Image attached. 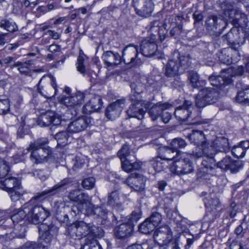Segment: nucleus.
Returning a JSON list of instances; mask_svg holds the SVG:
<instances>
[{"label":"nucleus","instance_id":"obj_36","mask_svg":"<svg viewBox=\"0 0 249 249\" xmlns=\"http://www.w3.org/2000/svg\"><path fill=\"white\" fill-rule=\"evenodd\" d=\"M188 78L190 80L192 87L194 88H198L205 84L204 81L199 80L197 72L194 71L188 72Z\"/></svg>","mask_w":249,"mask_h":249},{"label":"nucleus","instance_id":"obj_24","mask_svg":"<svg viewBox=\"0 0 249 249\" xmlns=\"http://www.w3.org/2000/svg\"><path fill=\"white\" fill-rule=\"evenodd\" d=\"M171 107V105L167 103L163 104L159 103L150 107L148 110V114L152 120L155 121L160 117L162 112Z\"/></svg>","mask_w":249,"mask_h":249},{"label":"nucleus","instance_id":"obj_37","mask_svg":"<svg viewBox=\"0 0 249 249\" xmlns=\"http://www.w3.org/2000/svg\"><path fill=\"white\" fill-rule=\"evenodd\" d=\"M187 144V142L184 139L176 138L172 140L170 143V146L176 151V155L179 156L180 151H178V149L184 148Z\"/></svg>","mask_w":249,"mask_h":249},{"label":"nucleus","instance_id":"obj_56","mask_svg":"<svg viewBox=\"0 0 249 249\" xmlns=\"http://www.w3.org/2000/svg\"><path fill=\"white\" fill-rule=\"evenodd\" d=\"M141 217V212L139 209L133 211L131 214L129 216L128 218L127 222L128 223H131L134 225L135 223H136Z\"/></svg>","mask_w":249,"mask_h":249},{"label":"nucleus","instance_id":"obj_46","mask_svg":"<svg viewBox=\"0 0 249 249\" xmlns=\"http://www.w3.org/2000/svg\"><path fill=\"white\" fill-rule=\"evenodd\" d=\"M132 92L134 94H137L138 95L143 92L144 89V85L142 84L140 79H138L136 82H131L130 85Z\"/></svg>","mask_w":249,"mask_h":249},{"label":"nucleus","instance_id":"obj_62","mask_svg":"<svg viewBox=\"0 0 249 249\" xmlns=\"http://www.w3.org/2000/svg\"><path fill=\"white\" fill-rule=\"evenodd\" d=\"M9 167L2 159H0V178L5 177L8 174Z\"/></svg>","mask_w":249,"mask_h":249},{"label":"nucleus","instance_id":"obj_55","mask_svg":"<svg viewBox=\"0 0 249 249\" xmlns=\"http://www.w3.org/2000/svg\"><path fill=\"white\" fill-rule=\"evenodd\" d=\"M72 99H74L73 103L75 106L81 105L84 102L86 95L85 93L78 91L76 92L72 96Z\"/></svg>","mask_w":249,"mask_h":249},{"label":"nucleus","instance_id":"obj_53","mask_svg":"<svg viewBox=\"0 0 249 249\" xmlns=\"http://www.w3.org/2000/svg\"><path fill=\"white\" fill-rule=\"evenodd\" d=\"M89 101L92 107H93V109H94L96 111L100 109L102 106L103 102L102 98L99 95H93Z\"/></svg>","mask_w":249,"mask_h":249},{"label":"nucleus","instance_id":"obj_64","mask_svg":"<svg viewBox=\"0 0 249 249\" xmlns=\"http://www.w3.org/2000/svg\"><path fill=\"white\" fill-rule=\"evenodd\" d=\"M237 10L235 9H230L225 10L224 15L228 18L227 20L232 25V20L235 18Z\"/></svg>","mask_w":249,"mask_h":249},{"label":"nucleus","instance_id":"obj_16","mask_svg":"<svg viewBox=\"0 0 249 249\" xmlns=\"http://www.w3.org/2000/svg\"><path fill=\"white\" fill-rule=\"evenodd\" d=\"M90 123V118L89 117L81 116L69 124L67 131L71 133L80 132L85 130Z\"/></svg>","mask_w":249,"mask_h":249},{"label":"nucleus","instance_id":"obj_54","mask_svg":"<svg viewBox=\"0 0 249 249\" xmlns=\"http://www.w3.org/2000/svg\"><path fill=\"white\" fill-rule=\"evenodd\" d=\"M178 242V238H175L174 240L160 246L159 249H179Z\"/></svg>","mask_w":249,"mask_h":249},{"label":"nucleus","instance_id":"obj_5","mask_svg":"<svg viewBox=\"0 0 249 249\" xmlns=\"http://www.w3.org/2000/svg\"><path fill=\"white\" fill-rule=\"evenodd\" d=\"M178 58V60L171 59L168 62L165 71L167 77H174L182 73L191 66V58L190 55L179 53Z\"/></svg>","mask_w":249,"mask_h":249},{"label":"nucleus","instance_id":"obj_8","mask_svg":"<svg viewBox=\"0 0 249 249\" xmlns=\"http://www.w3.org/2000/svg\"><path fill=\"white\" fill-rule=\"evenodd\" d=\"M194 164L190 158L182 154L174 161L171 171L178 175L187 174L194 171Z\"/></svg>","mask_w":249,"mask_h":249},{"label":"nucleus","instance_id":"obj_61","mask_svg":"<svg viewBox=\"0 0 249 249\" xmlns=\"http://www.w3.org/2000/svg\"><path fill=\"white\" fill-rule=\"evenodd\" d=\"M147 218L154 224L156 227L159 225L162 219L161 215L158 212L153 213L150 216Z\"/></svg>","mask_w":249,"mask_h":249},{"label":"nucleus","instance_id":"obj_26","mask_svg":"<svg viewBox=\"0 0 249 249\" xmlns=\"http://www.w3.org/2000/svg\"><path fill=\"white\" fill-rule=\"evenodd\" d=\"M0 183L2 189L8 192L21 187L19 180L14 177H8L4 180H0Z\"/></svg>","mask_w":249,"mask_h":249},{"label":"nucleus","instance_id":"obj_3","mask_svg":"<svg viewBox=\"0 0 249 249\" xmlns=\"http://www.w3.org/2000/svg\"><path fill=\"white\" fill-rule=\"evenodd\" d=\"M68 197L71 201L79 204L80 206H85L86 209L84 211L88 216H93L101 225L107 226L111 224L108 217L109 215H111L109 212L103 205H96L92 204L87 194L76 189L71 191Z\"/></svg>","mask_w":249,"mask_h":249},{"label":"nucleus","instance_id":"obj_17","mask_svg":"<svg viewBox=\"0 0 249 249\" xmlns=\"http://www.w3.org/2000/svg\"><path fill=\"white\" fill-rule=\"evenodd\" d=\"M31 151L30 160L35 164L42 163L47 162L50 158L51 151L50 149H29Z\"/></svg>","mask_w":249,"mask_h":249},{"label":"nucleus","instance_id":"obj_44","mask_svg":"<svg viewBox=\"0 0 249 249\" xmlns=\"http://www.w3.org/2000/svg\"><path fill=\"white\" fill-rule=\"evenodd\" d=\"M205 207L207 209H210L212 211H217L220 207V202L219 200L217 198H211L208 200L207 198L204 199Z\"/></svg>","mask_w":249,"mask_h":249},{"label":"nucleus","instance_id":"obj_34","mask_svg":"<svg viewBox=\"0 0 249 249\" xmlns=\"http://www.w3.org/2000/svg\"><path fill=\"white\" fill-rule=\"evenodd\" d=\"M248 18L246 15L241 11L237 10L235 18L232 20V25L238 28L239 27L247 26Z\"/></svg>","mask_w":249,"mask_h":249},{"label":"nucleus","instance_id":"obj_38","mask_svg":"<svg viewBox=\"0 0 249 249\" xmlns=\"http://www.w3.org/2000/svg\"><path fill=\"white\" fill-rule=\"evenodd\" d=\"M27 209H17L14 212V213L11 215L9 219L12 220L14 224H17L25 218H27Z\"/></svg>","mask_w":249,"mask_h":249},{"label":"nucleus","instance_id":"obj_41","mask_svg":"<svg viewBox=\"0 0 249 249\" xmlns=\"http://www.w3.org/2000/svg\"><path fill=\"white\" fill-rule=\"evenodd\" d=\"M229 49V48H223L218 54L220 61L222 63L227 65H230L232 63Z\"/></svg>","mask_w":249,"mask_h":249},{"label":"nucleus","instance_id":"obj_7","mask_svg":"<svg viewBox=\"0 0 249 249\" xmlns=\"http://www.w3.org/2000/svg\"><path fill=\"white\" fill-rule=\"evenodd\" d=\"M121 161L122 168L126 172H131L141 168L140 162L135 161V156L131 154L129 146L127 144L123 145L117 153Z\"/></svg>","mask_w":249,"mask_h":249},{"label":"nucleus","instance_id":"obj_52","mask_svg":"<svg viewBox=\"0 0 249 249\" xmlns=\"http://www.w3.org/2000/svg\"><path fill=\"white\" fill-rule=\"evenodd\" d=\"M10 111V101L8 99H0V114L5 115Z\"/></svg>","mask_w":249,"mask_h":249},{"label":"nucleus","instance_id":"obj_12","mask_svg":"<svg viewBox=\"0 0 249 249\" xmlns=\"http://www.w3.org/2000/svg\"><path fill=\"white\" fill-rule=\"evenodd\" d=\"M132 4L136 14L141 17L151 16L154 10V4L151 0H132Z\"/></svg>","mask_w":249,"mask_h":249},{"label":"nucleus","instance_id":"obj_18","mask_svg":"<svg viewBox=\"0 0 249 249\" xmlns=\"http://www.w3.org/2000/svg\"><path fill=\"white\" fill-rule=\"evenodd\" d=\"M145 180L137 173L131 174L125 180L126 183L134 191L142 192L144 190Z\"/></svg>","mask_w":249,"mask_h":249},{"label":"nucleus","instance_id":"obj_10","mask_svg":"<svg viewBox=\"0 0 249 249\" xmlns=\"http://www.w3.org/2000/svg\"><path fill=\"white\" fill-rule=\"evenodd\" d=\"M37 123L41 127L50 126V130L53 131L56 127L62 125V120L57 114L48 110L40 114Z\"/></svg>","mask_w":249,"mask_h":249},{"label":"nucleus","instance_id":"obj_15","mask_svg":"<svg viewBox=\"0 0 249 249\" xmlns=\"http://www.w3.org/2000/svg\"><path fill=\"white\" fill-rule=\"evenodd\" d=\"M193 110L194 106L192 102L185 100L182 105L176 108L174 114L178 120L185 122L190 117Z\"/></svg>","mask_w":249,"mask_h":249},{"label":"nucleus","instance_id":"obj_11","mask_svg":"<svg viewBox=\"0 0 249 249\" xmlns=\"http://www.w3.org/2000/svg\"><path fill=\"white\" fill-rule=\"evenodd\" d=\"M223 21L220 19H218L215 16H210L206 20V26L208 31L212 32V34L215 35V37L213 38V40L211 42L205 43V45L214 46L220 45L219 42V36L222 33V32L217 31L220 27V24Z\"/></svg>","mask_w":249,"mask_h":249},{"label":"nucleus","instance_id":"obj_51","mask_svg":"<svg viewBox=\"0 0 249 249\" xmlns=\"http://www.w3.org/2000/svg\"><path fill=\"white\" fill-rule=\"evenodd\" d=\"M196 106L198 108H202L208 105H210L208 102L199 90L198 93L196 95L195 100Z\"/></svg>","mask_w":249,"mask_h":249},{"label":"nucleus","instance_id":"obj_1","mask_svg":"<svg viewBox=\"0 0 249 249\" xmlns=\"http://www.w3.org/2000/svg\"><path fill=\"white\" fill-rule=\"evenodd\" d=\"M72 183L71 179L66 178L56 184L51 188L37 193L28 202L23 206L27 209V220L31 223L38 224L50 215V212L37 204L42 202L47 196H53L59 194Z\"/></svg>","mask_w":249,"mask_h":249},{"label":"nucleus","instance_id":"obj_45","mask_svg":"<svg viewBox=\"0 0 249 249\" xmlns=\"http://www.w3.org/2000/svg\"><path fill=\"white\" fill-rule=\"evenodd\" d=\"M86 56L83 53L81 50L79 52V55L77 58L76 66L77 69L82 74H85L86 72V68L85 66V61Z\"/></svg>","mask_w":249,"mask_h":249},{"label":"nucleus","instance_id":"obj_57","mask_svg":"<svg viewBox=\"0 0 249 249\" xmlns=\"http://www.w3.org/2000/svg\"><path fill=\"white\" fill-rule=\"evenodd\" d=\"M157 47L156 41V36L152 35L143 39L141 43L140 47H146V46H155Z\"/></svg>","mask_w":249,"mask_h":249},{"label":"nucleus","instance_id":"obj_30","mask_svg":"<svg viewBox=\"0 0 249 249\" xmlns=\"http://www.w3.org/2000/svg\"><path fill=\"white\" fill-rule=\"evenodd\" d=\"M188 137L191 142L196 145L201 146L208 141L203 131L200 130H193Z\"/></svg>","mask_w":249,"mask_h":249},{"label":"nucleus","instance_id":"obj_48","mask_svg":"<svg viewBox=\"0 0 249 249\" xmlns=\"http://www.w3.org/2000/svg\"><path fill=\"white\" fill-rule=\"evenodd\" d=\"M248 229V224L242 222L240 225L235 228L234 230V233L236 235L237 238H243L246 233Z\"/></svg>","mask_w":249,"mask_h":249},{"label":"nucleus","instance_id":"obj_35","mask_svg":"<svg viewBox=\"0 0 249 249\" xmlns=\"http://www.w3.org/2000/svg\"><path fill=\"white\" fill-rule=\"evenodd\" d=\"M65 94L62 95L58 98L59 102L67 107H75L72 95L70 94V89L69 88H66L65 89Z\"/></svg>","mask_w":249,"mask_h":249},{"label":"nucleus","instance_id":"obj_27","mask_svg":"<svg viewBox=\"0 0 249 249\" xmlns=\"http://www.w3.org/2000/svg\"><path fill=\"white\" fill-rule=\"evenodd\" d=\"M159 156L166 161L172 160L174 161L179 157L176 155V151L171 147L160 146L158 149Z\"/></svg>","mask_w":249,"mask_h":249},{"label":"nucleus","instance_id":"obj_42","mask_svg":"<svg viewBox=\"0 0 249 249\" xmlns=\"http://www.w3.org/2000/svg\"><path fill=\"white\" fill-rule=\"evenodd\" d=\"M236 100L240 103L249 105V86L245 89L238 92Z\"/></svg>","mask_w":249,"mask_h":249},{"label":"nucleus","instance_id":"obj_25","mask_svg":"<svg viewBox=\"0 0 249 249\" xmlns=\"http://www.w3.org/2000/svg\"><path fill=\"white\" fill-rule=\"evenodd\" d=\"M204 153V160H207L208 163L213 164H216V160L214 159V156L216 154L215 148L213 146V142L211 143L209 141L201 145Z\"/></svg>","mask_w":249,"mask_h":249},{"label":"nucleus","instance_id":"obj_63","mask_svg":"<svg viewBox=\"0 0 249 249\" xmlns=\"http://www.w3.org/2000/svg\"><path fill=\"white\" fill-rule=\"evenodd\" d=\"M95 179L93 177L86 178L82 182L83 188L86 189H91L94 186Z\"/></svg>","mask_w":249,"mask_h":249},{"label":"nucleus","instance_id":"obj_2","mask_svg":"<svg viewBox=\"0 0 249 249\" xmlns=\"http://www.w3.org/2000/svg\"><path fill=\"white\" fill-rule=\"evenodd\" d=\"M67 232L71 238L75 239L87 236L81 249H103L97 239L104 236V231L92 223L76 221L68 227Z\"/></svg>","mask_w":249,"mask_h":249},{"label":"nucleus","instance_id":"obj_22","mask_svg":"<svg viewBox=\"0 0 249 249\" xmlns=\"http://www.w3.org/2000/svg\"><path fill=\"white\" fill-rule=\"evenodd\" d=\"M203 167L200 168L197 173L198 179H207L209 178L211 175L215 173V167L216 164L208 163L207 160H203L202 162Z\"/></svg>","mask_w":249,"mask_h":249},{"label":"nucleus","instance_id":"obj_32","mask_svg":"<svg viewBox=\"0 0 249 249\" xmlns=\"http://www.w3.org/2000/svg\"><path fill=\"white\" fill-rule=\"evenodd\" d=\"M213 143L216 152H227L230 150L229 140L225 137L217 138Z\"/></svg>","mask_w":249,"mask_h":249},{"label":"nucleus","instance_id":"obj_13","mask_svg":"<svg viewBox=\"0 0 249 249\" xmlns=\"http://www.w3.org/2000/svg\"><path fill=\"white\" fill-rule=\"evenodd\" d=\"M154 240L160 246L173 240L172 232L169 226L164 225L157 229L154 232Z\"/></svg>","mask_w":249,"mask_h":249},{"label":"nucleus","instance_id":"obj_39","mask_svg":"<svg viewBox=\"0 0 249 249\" xmlns=\"http://www.w3.org/2000/svg\"><path fill=\"white\" fill-rule=\"evenodd\" d=\"M165 161L164 159L159 156L150 160V162L155 171L160 172L163 170L165 167L167 166L165 163Z\"/></svg>","mask_w":249,"mask_h":249},{"label":"nucleus","instance_id":"obj_29","mask_svg":"<svg viewBox=\"0 0 249 249\" xmlns=\"http://www.w3.org/2000/svg\"><path fill=\"white\" fill-rule=\"evenodd\" d=\"M200 91L209 105L215 103L219 98L218 92L213 88H206Z\"/></svg>","mask_w":249,"mask_h":249},{"label":"nucleus","instance_id":"obj_50","mask_svg":"<svg viewBox=\"0 0 249 249\" xmlns=\"http://www.w3.org/2000/svg\"><path fill=\"white\" fill-rule=\"evenodd\" d=\"M11 200L13 201L16 202L18 201H20L22 199V196H23L24 191L22 187H20L18 189H15L11 191L8 192Z\"/></svg>","mask_w":249,"mask_h":249},{"label":"nucleus","instance_id":"obj_9","mask_svg":"<svg viewBox=\"0 0 249 249\" xmlns=\"http://www.w3.org/2000/svg\"><path fill=\"white\" fill-rule=\"evenodd\" d=\"M136 53L135 57H132L130 62H126L124 60L126 64H131L132 66L138 65L141 63L140 58L138 57L139 53L146 57H153L156 59H162L164 57V54L161 48L159 49L158 48H135Z\"/></svg>","mask_w":249,"mask_h":249},{"label":"nucleus","instance_id":"obj_6","mask_svg":"<svg viewBox=\"0 0 249 249\" xmlns=\"http://www.w3.org/2000/svg\"><path fill=\"white\" fill-rule=\"evenodd\" d=\"M244 72V68L242 66L236 68L230 67L227 69L222 70L221 75L213 74L209 78L211 84L213 87L221 88L231 83V78L236 75L241 76Z\"/></svg>","mask_w":249,"mask_h":249},{"label":"nucleus","instance_id":"obj_33","mask_svg":"<svg viewBox=\"0 0 249 249\" xmlns=\"http://www.w3.org/2000/svg\"><path fill=\"white\" fill-rule=\"evenodd\" d=\"M107 204L114 208L121 206L119 194L117 191H112L108 194Z\"/></svg>","mask_w":249,"mask_h":249},{"label":"nucleus","instance_id":"obj_40","mask_svg":"<svg viewBox=\"0 0 249 249\" xmlns=\"http://www.w3.org/2000/svg\"><path fill=\"white\" fill-rule=\"evenodd\" d=\"M156 227L154 224L147 218L139 226V230L142 233L149 234L155 229Z\"/></svg>","mask_w":249,"mask_h":249},{"label":"nucleus","instance_id":"obj_60","mask_svg":"<svg viewBox=\"0 0 249 249\" xmlns=\"http://www.w3.org/2000/svg\"><path fill=\"white\" fill-rule=\"evenodd\" d=\"M12 67H18V70L21 74H27L30 72L29 67L19 61L16 62Z\"/></svg>","mask_w":249,"mask_h":249},{"label":"nucleus","instance_id":"obj_58","mask_svg":"<svg viewBox=\"0 0 249 249\" xmlns=\"http://www.w3.org/2000/svg\"><path fill=\"white\" fill-rule=\"evenodd\" d=\"M231 153L234 157L237 158L244 157L246 153L244 149L241 148L238 144L233 147Z\"/></svg>","mask_w":249,"mask_h":249},{"label":"nucleus","instance_id":"obj_43","mask_svg":"<svg viewBox=\"0 0 249 249\" xmlns=\"http://www.w3.org/2000/svg\"><path fill=\"white\" fill-rule=\"evenodd\" d=\"M54 137L57 141L58 145L64 146L68 143L69 135L68 132L62 131L57 133Z\"/></svg>","mask_w":249,"mask_h":249},{"label":"nucleus","instance_id":"obj_31","mask_svg":"<svg viewBox=\"0 0 249 249\" xmlns=\"http://www.w3.org/2000/svg\"><path fill=\"white\" fill-rule=\"evenodd\" d=\"M239 30L237 27L234 26L231 30L222 37L225 45H234L236 43V39L239 37Z\"/></svg>","mask_w":249,"mask_h":249},{"label":"nucleus","instance_id":"obj_49","mask_svg":"<svg viewBox=\"0 0 249 249\" xmlns=\"http://www.w3.org/2000/svg\"><path fill=\"white\" fill-rule=\"evenodd\" d=\"M0 27L9 32H13L17 30V27L15 22L6 19L1 20L0 22Z\"/></svg>","mask_w":249,"mask_h":249},{"label":"nucleus","instance_id":"obj_28","mask_svg":"<svg viewBox=\"0 0 249 249\" xmlns=\"http://www.w3.org/2000/svg\"><path fill=\"white\" fill-rule=\"evenodd\" d=\"M103 58L107 66H117L120 64L121 60L120 55L111 51H106L103 55Z\"/></svg>","mask_w":249,"mask_h":249},{"label":"nucleus","instance_id":"obj_47","mask_svg":"<svg viewBox=\"0 0 249 249\" xmlns=\"http://www.w3.org/2000/svg\"><path fill=\"white\" fill-rule=\"evenodd\" d=\"M48 142V140L46 138H41L37 139L33 142H31L29 149H45L43 146L47 144ZM47 149H49L47 148Z\"/></svg>","mask_w":249,"mask_h":249},{"label":"nucleus","instance_id":"obj_4","mask_svg":"<svg viewBox=\"0 0 249 249\" xmlns=\"http://www.w3.org/2000/svg\"><path fill=\"white\" fill-rule=\"evenodd\" d=\"M55 228L52 224L47 225L42 223L39 228L40 236L38 242L27 241L22 246L16 249H47L53 237V234L55 232Z\"/></svg>","mask_w":249,"mask_h":249},{"label":"nucleus","instance_id":"obj_59","mask_svg":"<svg viewBox=\"0 0 249 249\" xmlns=\"http://www.w3.org/2000/svg\"><path fill=\"white\" fill-rule=\"evenodd\" d=\"M230 55L232 63H236L240 59L241 54L237 48H229Z\"/></svg>","mask_w":249,"mask_h":249},{"label":"nucleus","instance_id":"obj_19","mask_svg":"<svg viewBox=\"0 0 249 249\" xmlns=\"http://www.w3.org/2000/svg\"><path fill=\"white\" fill-rule=\"evenodd\" d=\"M114 234L118 239H125L130 237L134 231V224L127 221L116 227Z\"/></svg>","mask_w":249,"mask_h":249},{"label":"nucleus","instance_id":"obj_21","mask_svg":"<svg viewBox=\"0 0 249 249\" xmlns=\"http://www.w3.org/2000/svg\"><path fill=\"white\" fill-rule=\"evenodd\" d=\"M126 113L129 117L136 118L141 120L144 117L145 111L143 109L142 103L137 101L130 105Z\"/></svg>","mask_w":249,"mask_h":249},{"label":"nucleus","instance_id":"obj_20","mask_svg":"<svg viewBox=\"0 0 249 249\" xmlns=\"http://www.w3.org/2000/svg\"><path fill=\"white\" fill-rule=\"evenodd\" d=\"M124 104V101L121 100L110 104L106 108V117L110 120H114L118 117L122 111Z\"/></svg>","mask_w":249,"mask_h":249},{"label":"nucleus","instance_id":"obj_14","mask_svg":"<svg viewBox=\"0 0 249 249\" xmlns=\"http://www.w3.org/2000/svg\"><path fill=\"white\" fill-rule=\"evenodd\" d=\"M218 168L225 171H230L231 173H236L243 167V164L240 160H233L230 157L223 158L216 163Z\"/></svg>","mask_w":249,"mask_h":249},{"label":"nucleus","instance_id":"obj_23","mask_svg":"<svg viewBox=\"0 0 249 249\" xmlns=\"http://www.w3.org/2000/svg\"><path fill=\"white\" fill-rule=\"evenodd\" d=\"M66 204L62 201H57L54 203L53 211L55 214L56 219L61 223L67 222L68 215L65 213Z\"/></svg>","mask_w":249,"mask_h":249}]
</instances>
